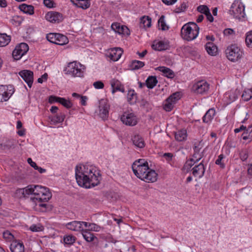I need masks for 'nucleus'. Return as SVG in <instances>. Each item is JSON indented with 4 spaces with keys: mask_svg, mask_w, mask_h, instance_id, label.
Masks as SVG:
<instances>
[{
    "mask_svg": "<svg viewBox=\"0 0 252 252\" xmlns=\"http://www.w3.org/2000/svg\"><path fill=\"white\" fill-rule=\"evenodd\" d=\"M180 98V94L178 92L171 94L165 101L163 108L166 111H171L174 108V105Z\"/></svg>",
    "mask_w": 252,
    "mask_h": 252,
    "instance_id": "obj_5",
    "label": "nucleus"
},
{
    "mask_svg": "<svg viewBox=\"0 0 252 252\" xmlns=\"http://www.w3.org/2000/svg\"><path fill=\"white\" fill-rule=\"evenodd\" d=\"M251 126L248 128L242 134L243 139L251 141L252 140V129Z\"/></svg>",
    "mask_w": 252,
    "mask_h": 252,
    "instance_id": "obj_39",
    "label": "nucleus"
},
{
    "mask_svg": "<svg viewBox=\"0 0 252 252\" xmlns=\"http://www.w3.org/2000/svg\"><path fill=\"white\" fill-rule=\"evenodd\" d=\"M196 162H195V160H194V158H190L186 162L183 169L184 170H186L187 172H188L190 170V168Z\"/></svg>",
    "mask_w": 252,
    "mask_h": 252,
    "instance_id": "obj_45",
    "label": "nucleus"
},
{
    "mask_svg": "<svg viewBox=\"0 0 252 252\" xmlns=\"http://www.w3.org/2000/svg\"><path fill=\"white\" fill-rule=\"evenodd\" d=\"M205 49L211 56H216L218 53V48L213 42H208L205 45Z\"/></svg>",
    "mask_w": 252,
    "mask_h": 252,
    "instance_id": "obj_22",
    "label": "nucleus"
},
{
    "mask_svg": "<svg viewBox=\"0 0 252 252\" xmlns=\"http://www.w3.org/2000/svg\"><path fill=\"white\" fill-rule=\"evenodd\" d=\"M110 84L112 88V94H114L117 91L123 93L125 92V89L123 85L118 80L116 79H112L110 81Z\"/></svg>",
    "mask_w": 252,
    "mask_h": 252,
    "instance_id": "obj_20",
    "label": "nucleus"
},
{
    "mask_svg": "<svg viewBox=\"0 0 252 252\" xmlns=\"http://www.w3.org/2000/svg\"><path fill=\"white\" fill-rule=\"evenodd\" d=\"M65 115L62 113L57 114L56 115L52 117L51 121L54 124L61 123L63 122L64 119Z\"/></svg>",
    "mask_w": 252,
    "mask_h": 252,
    "instance_id": "obj_43",
    "label": "nucleus"
},
{
    "mask_svg": "<svg viewBox=\"0 0 252 252\" xmlns=\"http://www.w3.org/2000/svg\"><path fill=\"white\" fill-rule=\"evenodd\" d=\"M224 155L223 154H220L218 158L216 160V164L218 165H220L221 168H223L224 167V165L223 163L221 162V160L224 158Z\"/></svg>",
    "mask_w": 252,
    "mask_h": 252,
    "instance_id": "obj_59",
    "label": "nucleus"
},
{
    "mask_svg": "<svg viewBox=\"0 0 252 252\" xmlns=\"http://www.w3.org/2000/svg\"><path fill=\"white\" fill-rule=\"evenodd\" d=\"M58 34L57 33H50L46 35V38L49 42L55 44Z\"/></svg>",
    "mask_w": 252,
    "mask_h": 252,
    "instance_id": "obj_50",
    "label": "nucleus"
},
{
    "mask_svg": "<svg viewBox=\"0 0 252 252\" xmlns=\"http://www.w3.org/2000/svg\"><path fill=\"white\" fill-rule=\"evenodd\" d=\"M19 9L26 14L32 15L34 13V7L31 5L23 3L19 6Z\"/></svg>",
    "mask_w": 252,
    "mask_h": 252,
    "instance_id": "obj_32",
    "label": "nucleus"
},
{
    "mask_svg": "<svg viewBox=\"0 0 252 252\" xmlns=\"http://www.w3.org/2000/svg\"><path fill=\"white\" fill-rule=\"evenodd\" d=\"M192 174L194 177L201 178L204 176L205 168L203 164V160L199 164L194 166L191 170Z\"/></svg>",
    "mask_w": 252,
    "mask_h": 252,
    "instance_id": "obj_12",
    "label": "nucleus"
},
{
    "mask_svg": "<svg viewBox=\"0 0 252 252\" xmlns=\"http://www.w3.org/2000/svg\"><path fill=\"white\" fill-rule=\"evenodd\" d=\"M197 10L198 12L204 14L207 13L210 10L209 8L205 5H199L197 7Z\"/></svg>",
    "mask_w": 252,
    "mask_h": 252,
    "instance_id": "obj_54",
    "label": "nucleus"
},
{
    "mask_svg": "<svg viewBox=\"0 0 252 252\" xmlns=\"http://www.w3.org/2000/svg\"><path fill=\"white\" fill-rule=\"evenodd\" d=\"M28 188L31 190L30 194H33L36 197H38L41 193H44V191H46V188L39 185H30L28 186Z\"/></svg>",
    "mask_w": 252,
    "mask_h": 252,
    "instance_id": "obj_16",
    "label": "nucleus"
},
{
    "mask_svg": "<svg viewBox=\"0 0 252 252\" xmlns=\"http://www.w3.org/2000/svg\"><path fill=\"white\" fill-rule=\"evenodd\" d=\"M123 52V51L121 48H114L110 50L108 57L113 61H117L121 58Z\"/></svg>",
    "mask_w": 252,
    "mask_h": 252,
    "instance_id": "obj_15",
    "label": "nucleus"
},
{
    "mask_svg": "<svg viewBox=\"0 0 252 252\" xmlns=\"http://www.w3.org/2000/svg\"><path fill=\"white\" fill-rule=\"evenodd\" d=\"M223 33L225 36H229L231 35H235V31L233 29L230 28L225 29L223 31Z\"/></svg>",
    "mask_w": 252,
    "mask_h": 252,
    "instance_id": "obj_56",
    "label": "nucleus"
},
{
    "mask_svg": "<svg viewBox=\"0 0 252 252\" xmlns=\"http://www.w3.org/2000/svg\"><path fill=\"white\" fill-rule=\"evenodd\" d=\"M3 238L8 240H11L14 238L13 235L8 231H6L3 233Z\"/></svg>",
    "mask_w": 252,
    "mask_h": 252,
    "instance_id": "obj_61",
    "label": "nucleus"
},
{
    "mask_svg": "<svg viewBox=\"0 0 252 252\" xmlns=\"http://www.w3.org/2000/svg\"><path fill=\"white\" fill-rule=\"evenodd\" d=\"M56 38V42L55 44L59 45H65L68 42V39L67 37L63 34L59 33L58 36H57Z\"/></svg>",
    "mask_w": 252,
    "mask_h": 252,
    "instance_id": "obj_35",
    "label": "nucleus"
},
{
    "mask_svg": "<svg viewBox=\"0 0 252 252\" xmlns=\"http://www.w3.org/2000/svg\"><path fill=\"white\" fill-rule=\"evenodd\" d=\"M164 19L165 16L162 15L158 21V27H160V28H159V29L162 31L168 30L169 29V27L166 24Z\"/></svg>",
    "mask_w": 252,
    "mask_h": 252,
    "instance_id": "obj_42",
    "label": "nucleus"
},
{
    "mask_svg": "<svg viewBox=\"0 0 252 252\" xmlns=\"http://www.w3.org/2000/svg\"><path fill=\"white\" fill-rule=\"evenodd\" d=\"M75 177L78 185L86 188L98 185L101 179L99 170L92 166L86 165L76 166Z\"/></svg>",
    "mask_w": 252,
    "mask_h": 252,
    "instance_id": "obj_1",
    "label": "nucleus"
},
{
    "mask_svg": "<svg viewBox=\"0 0 252 252\" xmlns=\"http://www.w3.org/2000/svg\"><path fill=\"white\" fill-rule=\"evenodd\" d=\"M123 124L129 126H133L137 123V118L133 113L125 112L121 117Z\"/></svg>",
    "mask_w": 252,
    "mask_h": 252,
    "instance_id": "obj_8",
    "label": "nucleus"
},
{
    "mask_svg": "<svg viewBox=\"0 0 252 252\" xmlns=\"http://www.w3.org/2000/svg\"><path fill=\"white\" fill-rule=\"evenodd\" d=\"M31 190L28 188V186L23 189H17L15 193V196L18 198L28 197L30 195Z\"/></svg>",
    "mask_w": 252,
    "mask_h": 252,
    "instance_id": "obj_21",
    "label": "nucleus"
},
{
    "mask_svg": "<svg viewBox=\"0 0 252 252\" xmlns=\"http://www.w3.org/2000/svg\"><path fill=\"white\" fill-rule=\"evenodd\" d=\"M215 114L216 111L214 108L209 109L203 116V122L205 123H210L213 119Z\"/></svg>",
    "mask_w": 252,
    "mask_h": 252,
    "instance_id": "obj_27",
    "label": "nucleus"
},
{
    "mask_svg": "<svg viewBox=\"0 0 252 252\" xmlns=\"http://www.w3.org/2000/svg\"><path fill=\"white\" fill-rule=\"evenodd\" d=\"M199 28L193 22L185 24L181 31L182 38L187 41H191L196 38L199 33Z\"/></svg>",
    "mask_w": 252,
    "mask_h": 252,
    "instance_id": "obj_2",
    "label": "nucleus"
},
{
    "mask_svg": "<svg viewBox=\"0 0 252 252\" xmlns=\"http://www.w3.org/2000/svg\"><path fill=\"white\" fill-rule=\"evenodd\" d=\"M112 29L119 34L127 35L130 34V31L126 26H121L119 23H113L111 25Z\"/></svg>",
    "mask_w": 252,
    "mask_h": 252,
    "instance_id": "obj_14",
    "label": "nucleus"
},
{
    "mask_svg": "<svg viewBox=\"0 0 252 252\" xmlns=\"http://www.w3.org/2000/svg\"><path fill=\"white\" fill-rule=\"evenodd\" d=\"M86 69L84 65L77 62L69 63L64 70L66 74L70 75L74 77H82Z\"/></svg>",
    "mask_w": 252,
    "mask_h": 252,
    "instance_id": "obj_3",
    "label": "nucleus"
},
{
    "mask_svg": "<svg viewBox=\"0 0 252 252\" xmlns=\"http://www.w3.org/2000/svg\"><path fill=\"white\" fill-rule=\"evenodd\" d=\"M246 14L245 13V5L240 2L237 6V18L241 20V18H245Z\"/></svg>",
    "mask_w": 252,
    "mask_h": 252,
    "instance_id": "obj_36",
    "label": "nucleus"
},
{
    "mask_svg": "<svg viewBox=\"0 0 252 252\" xmlns=\"http://www.w3.org/2000/svg\"><path fill=\"white\" fill-rule=\"evenodd\" d=\"M93 86L96 89H102L104 87L103 83L101 81L94 82L93 84Z\"/></svg>",
    "mask_w": 252,
    "mask_h": 252,
    "instance_id": "obj_60",
    "label": "nucleus"
},
{
    "mask_svg": "<svg viewBox=\"0 0 252 252\" xmlns=\"http://www.w3.org/2000/svg\"><path fill=\"white\" fill-rule=\"evenodd\" d=\"M63 240L65 244L67 245H71L75 242V237L72 235H68L64 237Z\"/></svg>",
    "mask_w": 252,
    "mask_h": 252,
    "instance_id": "obj_51",
    "label": "nucleus"
},
{
    "mask_svg": "<svg viewBox=\"0 0 252 252\" xmlns=\"http://www.w3.org/2000/svg\"><path fill=\"white\" fill-rule=\"evenodd\" d=\"M29 50L28 45L26 43H21L16 46L12 52V56L14 60L20 59Z\"/></svg>",
    "mask_w": 252,
    "mask_h": 252,
    "instance_id": "obj_6",
    "label": "nucleus"
},
{
    "mask_svg": "<svg viewBox=\"0 0 252 252\" xmlns=\"http://www.w3.org/2000/svg\"><path fill=\"white\" fill-rule=\"evenodd\" d=\"M200 149L201 148L198 146H194L193 148L194 154L192 157L195 159V162H198L203 157V153H200Z\"/></svg>",
    "mask_w": 252,
    "mask_h": 252,
    "instance_id": "obj_37",
    "label": "nucleus"
},
{
    "mask_svg": "<svg viewBox=\"0 0 252 252\" xmlns=\"http://www.w3.org/2000/svg\"><path fill=\"white\" fill-rule=\"evenodd\" d=\"M157 69L162 72L163 75L168 78H173L175 76L174 72L170 68L165 66H159Z\"/></svg>",
    "mask_w": 252,
    "mask_h": 252,
    "instance_id": "obj_28",
    "label": "nucleus"
},
{
    "mask_svg": "<svg viewBox=\"0 0 252 252\" xmlns=\"http://www.w3.org/2000/svg\"><path fill=\"white\" fill-rule=\"evenodd\" d=\"M236 49V45L235 44H231L225 50L226 57L229 60L233 62L235 61Z\"/></svg>",
    "mask_w": 252,
    "mask_h": 252,
    "instance_id": "obj_19",
    "label": "nucleus"
},
{
    "mask_svg": "<svg viewBox=\"0 0 252 252\" xmlns=\"http://www.w3.org/2000/svg\"><path fill=\"white\" fill-rule=\"evenodd\" d=\"M10 250L11 252H24L25 247L20 241L14 240L10 244Z\"/></svg>",
    "mask_w": 252,
    "mask_h": 252,
    "instance_id": "obj_17",
    "label": "nucleus"
},
{
    "mask_svg": "<svg viewBox=\"0 0 252 252\" xmlns=\"http://www.w3.org/2000/svg\"><path fill=\"white\" fill-rule=\"evenodd\" d=\"M14 92L12 85L0 86V101H7Z\"/></svg>",
    "mask_w": 252,
    "mask_h": 252,
    "instance_id": "obj_7",
    "label": "nucleus"
},
{
    "mask_svg": "<svg viewBox=\"0 0 252 252\" xmlns=\"http://www.w3.org/2000/svg\"><path fill=\"white\" fill-rule=\"evenodd\" d=\"M98 226L94 223H91L89 224L88 229L92 231H98Z\"/></svg>",
    "mask_w": 252,
    "mask_h": 252,
    "instance_id": "obj_64",
    "label": "nucleus"
},
{
    "mask_svg": "<svg viewBox=\"0 0 252 252\" xmlns=\"http://www.w3.org/2000/svg\"><path fill=\"white\" fill-rule=\"evenodd\" d=\"M133 144L137 147L142 148L145 146V142L143 139L139 135H135L132 138Z\"/></svg>",
    "mask_w": 252,
    "mask_h": 252,
    "instance_id": "obj_29",
    "label": "nucleus"
},
{
    "mask_svg": "<svg viewBox=\"0 0 252 252\" xmlns=\"http://www.w3.org/2000/svg\"><path fill=\"white\" fill-rule=\"evenodd\" d=\"M245 101H248L252 97V90H246L243 92L242 95Z\"/></svg>",
    "mask_w": 252,
    "mask_h": 252,
    "instance_id": "obj_47",
    "label": "nucleus"
},
{
    "mask_svg": "<svg viewBox=\"0 0 252 252\" xmlns=\"http://www.w3.org/2000/svg\"><path fill=\"white\" fill-rule=\"evenodd\" d=\"M19 75L27 83L28 86L31 88L33 81V73L29 70H23L19 72Z\"/></svg>",
    "mask_w": 252,
    "mask_h": 252,
    "instance_id": "obj_11",
    "label": "nucleus"
},
{
    "mask_svg": "<svg viewBox=\"0 0 252 252\" xmlns=\"http://www.w3.org/2000/svg\"><path fill=\"white\" fill-rule=\"evenodd\" d=\"M45 18L48 21L52 23H59L63 20L62 14L56 11L47 12L45 15Z\"/></svg>",
    "mask_w": 252,
    "mask_h": 252,
    "instance_id": "obj_10",
    "label": "nucleus"
},
{
    "mask_svg": "<svg viewBox=\"0 0 252 252\" xmlns=\"http://www.w3.org/2000/svg\"><path fill=\"white\" fill-rule=\"evenodd\" d=\"M51 197V193L49 191V189L46 188V191H44V193H41V195L38 197H31V199L34 202L35 200H38L39 202H46L50 200Z\"/></svg>",
    "mask_w": 252,
    "mask_h": 252,
    "instance_id": "obj_18",
    "label": "nucleus"
},
{
    "mask_svg": "<svg viewBox=\"0 0 252 252\" xmlns=\"http://www.w3.org/2000/svg\"><path fill=\"white\" fill-rule=\"evenodd\" d=\"M187 6L185 2H183L180 6L177 7L175 9V11L176 13H180L181 12L184 11L187 8Z\"/></svg>",
    "mask_w": 252,
    "mask_h": 252,
    "instance_id": "obj_55",
    "label": "nucleus"
},
{
    "mask_svg": "<svg viewBox=\"0 0 252 252\" xmlns=\"http://www.w3.org/2000/svg\"><path fill=\"white\" fill-rule=\"evenodd\" d=\"M30 230L33 232H39L44 230V226L40 223L32 224L30 226Z\"/></svg>",
    "mask_w": 252,
    "mask_h": 252,
    "instance_id": "obj_49",
    "label": "nucleus"
},
{
    "mask_svg": "<svg viewBox=\"0 0 252 252\" xmlns=\"http://www.w3.org/2000/svg\"><path fill=\"white\" fill-rule=\"evenodd\" d=\"M158 83L156 76H150L146 81V85L149 89H153Z\"/></svg>",
    "mask_w": 252,
    "mask_h": 252,
    "instance_id": "obj_38",
    "label": "nucleus"
},
{
    "mask_svg": "<svg viewBox=\"0 0 252 252\" xmlns=\"http://www.w3.org/2000/svg\"><path fill=\"white\" fill-rule=\"evenodd\" d=\"M39 206L41 208V211L42 212H46L48 210H50L52 209V207L51 205H49L46 203H42L41 202H39Z\"/></svg>",
    "mask_w": 252,
    "mask_h": 252,
    "instance_id": "obj_52",
    "label": "nucleus"
},
{
    "mask_svg": "<svg viewBox=\"0 0 252 252\" xmlns=\"http://www.w3.org/2000/svg\"><path fill=\"white\" fill-rule=\"evenodd\" d=\"M75 5L83 9L88 8L90 6V0H70Z\"/></svg>",
    "mask_w": 252,
    "mask_h": 252,
    "instance_id": "obj_25",
    "label": "nucleus"
},
{
    "mask_svg": "<svg viewBox=\"0 0 252 252\" xmlns=\"http://www.w3.org/2000/svg\"><path fill=\"white\" fill-rule=\"evenodd\" d=\"M43 3L46 7L48 8H52L54 7L55 3L53 0H44Z\"/></svg>",
    "mask_w": 252,
    "mask_h": 252,
    "instance_id": "obj_62",
    "label": "nucleus"
},
{
    "mask_svg": "<svg viewBox=\"0 0 252 252\" xmlns=\"http://www.w3.org/2000/svg\"><path fill=\"white\" fill-rule=\"evenodd\" d=\"M152 47L155 50L162 51L167 49L168 45L163 41H159L157 42H154Z\"/></svg>",
    "mask_w": 252,
    "mask_h": 252,
    "instance_id": "obj_31",
    "label": "nucleus"
},
{
    "mask_svg": "<svg viewBox=\"0 0 252 252\" xmlns=\"http://www.w3.org/2000/svg\"><path fill=\"white\" fill-rule=\"evenodd\" d=\"M23 21V19L22 17L18 15L13 16L11 19L12 24L16 26H20Z\"/></svg>",
    "mask_w": 252,
    "mask_h": 252,
    "instance_id": "obj_46",
    "label": "nucleus"
},
{
    "mask_svg": "<svg viewBox=\"0 0 252 252\" xmlns=\"http://www.w3.org/2000/svg\"><path fill=\"white\" fill-rule=\"evenodd\" d=\"M187 133L185 129L178 130L175 133V138L178 141H183L187 139Z\"/></svg>",
    "mask_w": 252,
    "mask_h": 252,
    "instance_id": "obj_30",
    "label": "nucleus"
},
{
    "mask_svg": "<svg viewBox=\"0 0 252 252\" xmlns=\"http://www.w3.org/2000/svg\"><path fill=\"white\" fill-rule=\"evenodd\" d=\"M144 64V63L143 62L134 60L131 62L130 67L132 70H137L142 67Z\"/></svg>",
    "mask_w": 252,
    "mask_h": 252,
    "instance_id": "obj_44",
    "label": "nucleus"
},
{
    "mask_svg": "<svg viewBox=\"0 0 252 252\" xmlns=\"http://www.w3.org/2000/svg\"><path fill=\"white\" fill-rule=\"evenodd\" d=\"M59 103L66 108H70L72 106L71 102L64 98L61 97Z\"/></svg>",
    "mask_w": 252,
    "mask_h": 252,
    "instance_id": "obj_48",
    "label": "nucleus"
},
{
    "mask_svg": "<svg viewBox=\"0 0 252 252\" xmlns=\"http://www.w3.org/2000/svg\"><path fill=\"white\" fill-rule=\"evenodd\" d=\"M82 235L85 240L88 242L93 241L96 237L94 235V233L88 231L86 230L82 232Z\"/></svg>",
    "mask_w": 252,
    "mask_h": 252,
    "instance_id": "obj_41",
    "label": "nucleus"
},
{
    "mask_svg": "<svg viewBox=\"0 0 252 252\" xmlns=\"http://www.w3.org/2000/svg\"><path fill=\"white\" fill-rule=\"evenodd\" d=\"M151 26V19L149 16H143L140 19V28H149Z\"/></svg>",
    "mask_w": 252,
    "mask_h": 252,
    "instance_id": "obj_33",
    "label": "nucleus"
},
{
    "mask_svg": "<svg viewBox=\"0 0 252 252\" xmlns=\"http://www.w3.org/2000/svg\"><path fill=\"white\" fill-rule=\"evenodd\" d=\"M210 89L209 84L205 81L201 80L194 84L191 87V91L197 94H206Z\"/></svg>",
    "mask_w": 252,
    "mask_h": 252,
    "instance_id": "obj_4",
    "label": "nucleus"
},
{
    "mask_svg": "<svg viewBox=\"0 0 252 252\" xmlns=\"http://www.w3.org/2000/svg\"><path fill=\"white\" fill-rule=\"evenodd\" d=\"M99 116L103 120L107 119L109 115V105L105 99H101L99 102Z\"/></svg>",
    "mask_w": 252,
    "mask_h": 252,
    "instance_id": "obj_9",
    "label": "nucleus"
},
{
    "mask_svg": "<svg viewBox=\"0 0 252 252\" xmlns=\"http://www.w3.org/2000/svg\"><path fill=\"white\" fill-rule=\"evenodd\" d=\"M235 0L232 4L229 10V13L230 15H232L234 17L235 16V11L236 10V4L235 3Z\"/></svg>",
    "mask_w": 252,
    "mask_h": 252,
    "instance_id": "obj_58",
    "label": "nucleus"
},
{
    "mask_svg": "<svg viewBox=\"0 0 252 252\" xmlns=\"http://www.w3.org/2000/svg\"><path fill=\"white\" fill-rule=\"evenodd\" d=\"M245 41L249 47L252 48V32H250L247 34Z\"/></svg>",
    "mask_w": 252,
    "mask_h": 252,
    "instance_id": "obj_53",
    "label": "nucleus"
},
{
    "mask_svg": "<svg viewBox=\"0 0 252 252\" xmlns=\"http://www.w3.org/2000/svg\"><path fill=\"white\" fill-rule=\"evenodd\" d=\"M10 41V37L6 34L0 33V47H3L7 45Z\"/></svg>",
    "mask_w": 252,
    "mask_h": 252,
    "instance_id": "obj_40",
    "label": "nucleus"
},
{
    "mask_svg": "<svg viewBox=\"0 0 252 252\" xmlns=\"http://www.w3.org/2000/svg\"><path fill=\"white\" fill-rule=\"evenodd\" d=\"M163 157L166 159L167 161H170L172 160V158L173 157V155L170 153H166L163 154Z\"/></svg>",
    "mask_w": 252,
    "mask_h": 252,
    "instance_id": "obj_63",
    "label": "nucleus"
},
{
    "mask_svg": "<svg viewBox=\"0 0 252 252\" xmlns=\"http://www.w3.org/2000/svg\"><path fill=\"white\" fill-rule=\"evenodd\" d=\"M149 165L148 162L143 158L139 159L136 160L132 165V169H134L136 168H138L139 167H146V166Z\"/></svg>",
    "mask_w": 252,
    "mask_h": 252,
    "instance_id": "obj_34",
    "label": "nucleus"
},
{
    "mask_svg": "<svg viewBox=\"0 0 252 252\" xmlns=\"http://www.w3.org/2000/svg\"><path fill=\"white\" fill-rule=\"evenodd\" d=\"M60 97L56 96L55 95H51L49 97V103L52 104L54 102H59L61 99Z\"/></svg>",
    "mask_w": 252,
    "mask_h": 252,
    "instance_id": "obj_57",
    "label": "nucleus"
},
{
    "mask_svg": "<svg viewBox=\"0 0 252 252\" xmlns=\"http://www.w3.org/2000/svg\"><path fill=\"white\" fill-rule=\"evenodd\" d=\"M67 229L72 231H79L83 229L81 227V222L78 221L69 222L66 224Z\"/></svg>",
    "mask_w": 252,
    "mask_h": 252,
    "instance_id": "obj_23",
    "label": "nucleus"
},
{
    "mask_svg": "<svg viewBox=\"0 0 252 252\" xmlns=\"http://www.w3.org/2000/svg\"><path fill=\"white\" fill-rule=\"evenodd\" d=\"M149 169V165L146 167H139L138 168L133 169L132 171L134 175L138 178L141 179L143 178L144 175L146 174V171Z\"/></svg>",
    "mask_w": 252,
    "mask_h": 252,
    "instance_id": "obj_26",
    "label": "nucleus"
},
{
    "mask_svg": "<svg viewBox=\"0 0 252 252\" xmlns=\"http://www.w3.org/2000/svg\"><path fill=\"white\" fill-rule=\"evenodd\" d=\"M236 90H231L225 94L224 98L226 104L231 103L234 101L236 98Z\"/></svg>",
    "mask_w": 252,
    "mask_h": 252,
    "instance_id": "obj_24",
    "label": "nucleus"
},
{
    "mask_svg": "<svg viewBox=\"0 0 252 252\" xmlns=\"http://www.w3.org/2000/svg\"><path fill=\"white\" fill-rule=\"evenodd\" d=\"M157 178L158 174L155 170L149 168V169L144 174L143 178H141V180L148 183H153L157 181Z\"/></svg>",
    "mask_w": 252,
    "mask_h": 252,
    "instance_id": "obj_13",
    "label": "nucleus"
}]
</instances>
